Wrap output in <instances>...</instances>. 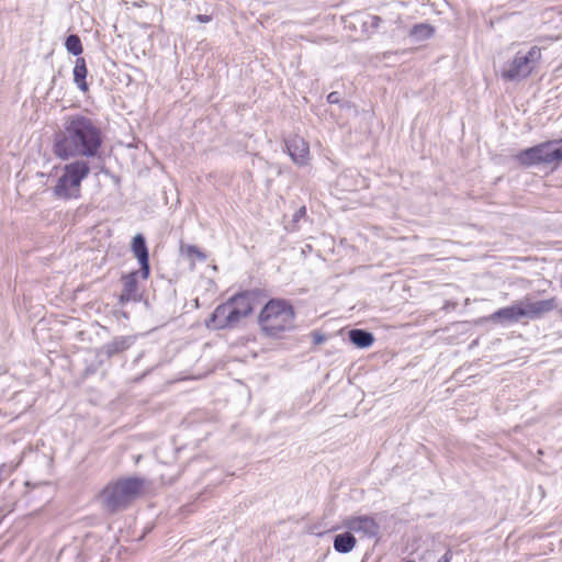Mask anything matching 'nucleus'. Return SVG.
<instances>
[{"instance_id": "8", "label": "nucleus", "mask_w": 562, "mask_h": 562, "mask_svg": "<svg viewBox=\"0 0 562 562\" xmlns=\"http://www.w3.org/2000/svg\"><path fill=\"white\" fill-rule=\"evenodd\" d=\"M553 147L554 143L552 140L543 142L539 145L521 150L516 155V159L519 164L527 167L540 164H555Z\"/></svg>"}, {"instance_id": "3", "label": "nucleus", "mask_w": 562, "mask_h": 562, "mask_svg": "<svg viewBox=\"0 0 562 562\" xmlns=\"http://www.w3.org/2000/svg\"><path fill=\"white\" fill-rule=\"evenodd\" d=\"M258 323L269 337H280L294 328V310L283 300H270L261 310Z\"/></svg>"}, {"instance_id": "4", "label": "nucleus", "mask_w": 562, "mask_h": 562, "mask_svg": "<svg viewBox=\"0 0 562 562\" xmlns=\"http://www.w3.org/2000/svg\"><path fill=\"white\" fill-rule=\"evenodd\" d=\"M557 306L554 299L530 301L529 299L518 301L510 306L499 308L490 316L494 323H515L524 317L537 318L552 311Z\"/></svg>"}, {"instance_id": "5", "label": "nucleus", "mask_w": 562, "mask_h": 562, "mask_svg": "<svg viewBox=\"0 0 562 562\" xmlns=\"http://www.w3.org/2000/svg\"><path fill=\"white\" fill-rule=\"evenodd\" d=\"M254 297L250 293L237 294L226 303L218 305L211 318L213 328L232 327L239 323V321L248 316L252 310Z\"/></svg>"}, {"instance_id": "19", "label": "nucleus", "mask_w": 562, "mask_h": 562, "mask_svg": "<svg viewBox=\"0 0 562 562\" xmlns=\"http://www.w3.org/2000/svg\"><path fill=\"white\" fill-rule=\"evenodd\" d=\"M184 249H186V252L188 254V256H190V257H194L199 260L205 259V256L194 246H187Z\"/></svg>"}, {"instance_id": "24", "label": "nucleus", "mask_w": 562, "mask_h": 562, "mask_svg": "<svg viewBox=\"0 0 562 562\" xmlns=\"http://www.w3.org/2000/svg\"><path fill=\"white\" fill-rule=\"evenodd\" d=\"M134 5L137 7V8H143L146 5V1L144 0H140L138 2H134Z\"/></svg>"}, {"instance_id": "11", "label": "nucleus", "mask_w": 562, "mask_h": 562, "mask_svg": "<svg viewBox=\"0 0 562 562\" xmlns=\"http://www.w3.org/2000/svg\"><path fill=\"white\" fill-rule=\"evenodd\" d=\"M132 250L140 263L142 278L147 279L149 276L148 249L145 243V238L140 234H137L133 238Z\"/></svg>"}, {"instance_id": "21", "label": "nucleus", "mask_w": 562, "mask_h": 562, "mask_svg": "<svg viewBox=\"0 0 562 562\" xmlns=\"http://www.w3.org/2000/svg\"><path fill=\"white\" fill-rule=\"evenodd\" d=\"M195 20L201 22V23H209L212 20V18L210 15H206V14H198L195 16Z\"/></svg>"}, {"instance_id": "23", "label": "nucleus", "mask_w": 562, "mask_h": 562, "mask_svg": "<svg viewBox=\"0 0 562 562\" xmlns=\"http://www.w3.org/2000/svg\"><path fill=\"white\" fill-rule=\"evenodd\" d=\"M380 22H381V19L379 16H375V15L371 16L372 25L378 26Z\"/></svg>"}, {"instance_id": "10", "label": "nucleus", "mask_w": 562, "mask_h": 562, "mask_svg": "<svg viewBox=\"0 0 562 562\" xmlns=\"http://www.w3.org/2000/svg\"><path fill=\"white\" fill-rule=\"evenodd\" d=\"M286 150L293 162L297 166L308 165L311 159L310 146L304 138L297 135L291 137L289 140H286Z\"/></svg>"}, {"instance_id": "1", "label": "nucleus", "mask_w": 562, "mask_h": 562, "mask_svg": "<svg viewBox=\"0 0 562 562\" xmlns=\"http://www.w3.org/2000/svg\"><path fill=\"white\" fill-rule=\"evenodd\" d=\"M102 144L101 131L82 115H70L64 122V131L54 144L56 157H95Z\"/></svg>"}, {"instance_id": "18", "label": "nucleus", "mask_w": 562, "mask_h": 562, "mask_svg": "<svg viewBox=\"0 0 562 562\" xmlns=\"http://www.w3.org/2000/svg\"><path fill=\"white\" fill-rule=\"evenodd\" d=\"M552 142L554 143L553 153L555 164H560L562 162V138Z\"/></svg>"}, {"instance_id": "16", "label": "nucleus", "mask_w": 562, "mask_h": 562, "mask_svg": "<svg viewBox=\"0 0 562 562\" xmlns=\"http://www.w3.org/2000/svg\"><path fill=\"white\" fill-rule=\"evenodd\" d=\"M432 33L434 29L429 24H417L411 31V35L417 41L429 38Z\"/></svg>"}, {"instance_id": "7", "label": "nucleus", "mask_w": 562, "mask_h": 562, "mask_svg": "<svg viewBox=\"0 0 562 562\" xmlns=\"http://www.w3.org/2000/svg\"><path fill=\"white\" fill-rule=\"evenodd\" d=\"M540 58L541 49L538 46H532L527 52L519 50L514 58L504 66L502 77L509 81L522 80L533 71Z\"/></svg>"}, {"instance_id": "25", "label": "nucleus", "mask_w": 562, "mask_h": 562, "mask_svg": "<svg viewBox=\"0 0 562 562\" xmlns=\"http://www.w3.org/2000/svg\"><path fill=\"white\" fill-rule=\"evenodd\" d=\"M305 213V207H302L300 211H299V215H302Z\"/></svg>"}, {"instance_id": "20", "label": "nucleus", "mask_w": 562, "mask_h": 562, "mask_svg": "<svg viewBox=\"0 0 562 562\" xmlns=\"http://www.w3.org/2000/svg\"><path fill=\"white\" fill-rule=\"evenodd\" d=\"M327 101L331 104H336L340 101L338 92H330L327 95Z\"/></svg>"}, {"instance_id": "6", "label": "nucleus", "mask_w": 562, "mask_h": 562, "mask_svg": "<svg viewBox=\"0 0 562 562\" xmlns=\"http://www.w3.org/2000/svg\"><path fill=\"white\" fill-rule=\"evenodd\" d=\"M90 173V167L85 160H76L65 165L61 175L53 189L57 199H78L81 192V182Z\"/></svg>"}, {"instance_id": "15", "label": "nucleus", "mask_w": 562, "mask_h": 562, "mask_svg": "<svg viewBox=\"0 0 562 562\" xmlns=\"http://www.w3.org/2000/svg\"><path fill=\"white\" fill-rule=\"evenodd\" d=\"M137 272L128 273L123 278L124 291L122 294L123 300L134 299L137 292Z\"/></svg>"}, {"instance_id": "2", "label": "nucleus", "mask_w": 562, "mask_h": 562, "mask_svg": "<svg viewBox=\"0 0 562 562\" xmlns=\"http://www.w3.org/2000/svg\"><path fill=\"white\" fill-rule=\"evenodd\" d=\"M145 490V480L139 477H125L109 483L99 494V501L109 512H116L127 507L137 499Z\"/></svg>"}, {"instance_id": "22", "label": "nucleus", "mask_w": 562, "mask_h": 562, "mask_svg": "<svg viewBox=\"0 0 562 562\" xmlns=\"http://www.w3.org/2000/svg\"><path fill=\"white\" fill-rule=\"evenodd\" d=\"M451 558V552L447 551L437 562H450Z\"/></svg>"}, {"instance_id": "14", "label": "nucleus", "mask_w": 562, "mask_h": 562, "mask_svg": "<svg viewBox=\"0 0 562 562\" xmlns=\"http://www.w3.org/2000/svg\"><path fill=\"white\" fill-rule=\"evenodd\" d=\"M349 338L353 345L359 348H368L373 341L374 337L371 333L362 329H352L349 331Z\"/></svg>"}, {"instance_id": "12", "label": "nucleus", "mask_w": 562, "mask_h": 562, "mask_svg": "<svg viewBox=\"0 0 562 562\" xmlns=\"http://www.w3.org/2000/svg\"><path fill=\"white\" fill-rule=\"evenodd\" d=\"M356 544L357 539L350 531L339 533L334 539V549L339 553L351 552Z\"/></svg>"}, {"instance_id": "9", "label": "nucleus", "mask_w": 562, "mask_h": 562, "mask_svg": "<svg viewBox=\"0 0 562 562\" xmlns=\"http://www.w3.org/2000/svg\"><path fill=\"white\" fill-rule=\"evenodd\" d=\"M342 526L362 537L374 538L380 532V524L373 515H352L344 519Z\"/></svg>"}, {"instance_id": "17", "label": "nucleus", "mask_w": 562, "mask_h": 562, "mask_svg": "<svg viewBox=\"0 0 562 562\" xmlns=\"http://www.w3.org/2000/svg\"><path fill=\"white\" fill-rule=\"evenodd\" d=\"M65 46L66 49L75 56H79L83 50L79 36L75 34L69 35L66 38Z\"/></svg>"}, {"instance_id": "13", "label": "nucleus", "mask_w": 562, "mask_h": 562, "mask_svg": "<svg viewBox=\"0 0 562 562\" xmlns=\"http://www.w3.org/2000/svg\"><path fill=\"white\" fill-rule=\"evenodd\" d=\"M87 72L86 60L81 57L77 58L74 68V81L83 92L88 91V85L86 82Z\"/></svg>"}]
</instances>
